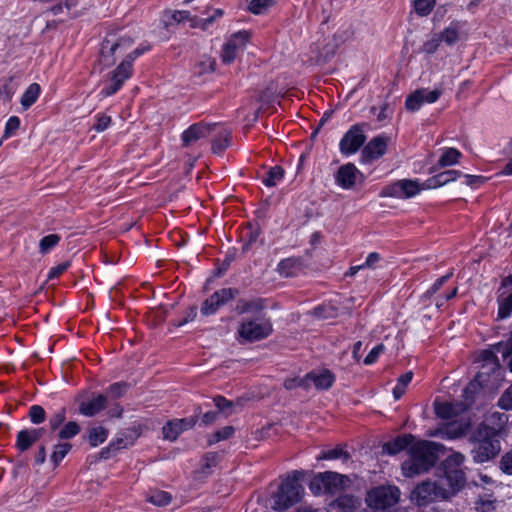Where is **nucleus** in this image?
Masks as SVG:
<instances>
[{
	"label": "nucleus",
	"mask_w": 512,
	"mask_h": 512,
	"mask_svg": "<svg viewBox=\"0 0 512 512\" xmlns=\"http://www.w3.org/2000/svg\"><path fill=\"white\" fill-rule=\"evenodd\" d=\"M141 435V428L139 425H133L121 431L116 439L111 442L110 449L118 451L120 449L129 447L134 444L135 440Z\"/></svg>",
	"instance_id": "obj_19"
},
{
	"label": "nucleus",
	"mask_w": 512,
	"mask_h": 512,
	"mask_svg": "<svg viewBox=\"0 0 512 512\" xmlns=\"http://www.w3.org/2000/svg\"><path fill=\"white\" fill-rule=\"evenodd\" d=\"M442 95L441 89H418L411 93L405 101V107L408 111L415 112L421 108L424 103H434Z\"/></svg>",
	"instance_id": "obj_13"
},
{
	"label": "nucleus",
	"mask_w": 512,
	"mask_h": 512,
	"mask_svg": "<svg viewBox=\"0 0 512 512\" xmlns=\"http://www.w3.org/2000/svg\"><path fill=\"white\" fill-rule=\"evenodd\" d=\"M234 432L235 429L233 426H225L210 436L208 439V444L212 445L219 441L229 439L234 434Z\"/></svg>",
	"instance_id": "obj_41"
},
{
	"label": "nucleus",
	"mask_w": 512,
	"mask_h": 512,
	"mask_svg": "<svg viewBox=\"0 0 512 512\" xmlns=\"http://www.w3.org/2000/svg\"><path fill=\"white\" fill-rule=\"evenodd\" d=\"M385 346L383 344L376 345L369 354L365 357L364 363L366 365L373 364L379 357V355L384 351Z\"/></svg>",
	"instance_id": "obj_59"
},
{
	"label": "nucleus",
	"mask_w": 512,
	"mask_h": 512,
	"mask_svg": "<svg viewBox=\"0 0 512 512\" xmlns=\"http://www.w3.org/2000/svg\"><path fill=\"white\" fill-rule=\"evenodd\" d=\"M182 433L175 419L168 421L162 428V435L165 440L175 441Z\"/></svg>",
	"instance_id": "obj_33"
},
{
	"label": "nucleus",
	"mask_w": 512,
	"mask_h": 512,
	"mask_svg": "<svg viewBox=\"0 0 512 512\" xmlns=\"http://www.w3.org/2000/svg\"><path fill=\"white\" fill-rule=\"evenodd\" d=\"M498 434V430L484 423L472 433L469 441L473 444L471 455L475 463L482 464L499 455L501 443Z\"/></svg>",
	"instance_id": "obj_3"
},
{
	"label": "nucleus",
	"mask_w": 512,
	"mask_h": 512,
	"mask_svg": "<svg viewBox=\"0 0 512 512\" xmlns=\"http://www.w3.org/2000/svg\"><path fill=\"white\" fill-rule=\"evenodd\" d=\"M452 276V272L440 277L435 281V283L426 291L424 294L425 297H431L435 293H437L441 287L450 279Z\"/></svg>",
	"instance_id": "obj_53"
},
{
	"label": "nucleus",
	"mask_w": 512,
	"mask_h": 512,
	"mask_svg": "<svg viewBox=\"0 0 512 512\" xmlns=\"http://www.w3.org/2000/svg\"><path fill=\"white\" fill-rule=\"evenodd\" d=\"M238 291L233 288H223L214 292L201 306V314L209 316L214 314L221 306L234 299Z\"/></svg>",
	"instance_id": "obj_12"
},
{
	"label": "nucleus",
	"mask_w": 512,
	"mask_h": 512,
	"mask_svg": "<svg viewBox=\"0 0 512 512\" xmlns=\"http://www.w3.org/2000/svg\"><path fill=\"white\" fill-rule=\"evenodd\" d=\"M494 351L500 353L504 360L512 354V330L505 341H500L493 345Z\"/></svg>",
	"instance_id": "obj_40"
},
{
	"label": "nucleus",
	"mask_w": 512,
	"mask_h": 512,
	"mask_svg": "<svg viewBox=\"0 0 512 512\" xmlns=\"http://www.w3.org/2000/svg\"><path fill=\"white\" fill-rule=\"evenodd\" d=\"M264 309V301L260 298L250 301L240 300L236 306V311L239 314L244 313H258Z\"/></svg>",
	"instance_id": "obj_29"
},
{
	"label": "nucleus",
	"mask_w": 512,
	"mask_h": 512,
	"mask_svg": "<svg viewBox=\"0 0 512 512\" xmlns=\"http://www.w3.org/2000/svg\"><path fill=\"white\" fill-rule=\"evenodd\" d=\"M442 42V37L438 34H435L431 39L424 42L422 45V52L426 54H433L437 51L440 43Z\"/></svg>",
	"instance_id": "obj_48"
},
{
	"label": "nucleus",
	"mask_w": 512,
	"mask_h": 512,
	"mask_svg": "<svg viewBox=\"0 0 512 512\" xmlns=\"http://www.w3.org/2000/svg\"><path fill=\"white\" fill-rule=\"evenodd\" d=\"M43 434V429H25L17 434L16 447L20 451L29 449Z\"/></svg>",
	"instance_id": "obj_24"
},
{
	"label": "nucleus",
	"mask_w": 512,
	"mask_h": 512,
	"mask_svg": "<svg viewBox=\"0 0 512 512\" xmlns=\"http://www.w3.org/2000/svg\"><path fill=\"white\" fill-rule=\"evenodd\" d=\"M442 449L443 446L436 442H414L408 449V459L401 465L403 475L412 478L428 472L436 464Z\"/></svg>",
	"instance_id": "obj_1"
},
{
	"label": "nucleus",
	"mask_w": 512,
	"mask_h": 512,
	"mask_svg": "<svg viewBox=\"0 0 512 512\" xmlns=\"http://www.w3.org/2000/svg\"><path fill=\"white\" fill-rule=\"evenodd\" d=\"M223 15V11L221 9H215L214 14L206 19H199V27L202 30H206L207 27L214 22V20Z\"/></svg>",
	"instance_id": "obj_63"
},
{
	"label": "nucleus",
	"mask_w": 512,
	"mask_h": 512,
	"mask_svg": "<svg viewBox=\"0 0 512 512\" xmlns=\"http://www.w3.org/2000/svg\"><path fill=\"white\" fill-rule=\"evenodd\" d=\"M501 366L496 367L489 364H482L479 372L476 374L475 379L466 387L465 393L475 389L476 384L481 387H492L501 379Z\"/></svg>",
	"instance_id": "obj_10"
},
{
	"label": "nucleus",
	"mask_w": 512,
	"mask_h": 512,
	"mask_svg": "<svg viewBox=\"0 0 512 512\" xmlns=\"http://www.w3.org/2000/svg\"><path fill=\"white\" fill-rule=\"evenodd\" d=\"M479 361H481L482 364H489L494 367H496V365H500L494 351L490 350L481 351L479 354Z\"/></svg>",
	"instance_id": "obj_55"
},
{
	"label": "nucleus",
	"mask_w": 512,
	"mask_h": 512,
	"mask_svg": "<svg viewBox=\"0 0 512 512\" xmlns=\"http://www.w3.org/2000/svg\"><path fill=\"white\" fill-rule=\"evenodd\" d=\"M41 92L40 85L32 83L28 86L21 97V105L24 109L31 107L38 99Z\"/></svg>",
	"instance_id": "obj_31"
},
{
	"label": "nucleus",
	"mask_w": 512,
	"mask_h": 512,
	"mask_svg": "<svg viewBox=\"0 0 512 512\" xmlns=\"http://www.w3.org/2000/svg\"><path fill=\"white\" fill-rule=\"evenodd\" d=\"M461 152L456 148H446L444 149L442 155L440 156L437 167L444 168L447 166H452L458 163L461 158Z\"/></svg>",
	"instance_id": "obj_30"
},
{
	"label": "nucleus",
	"mask_w": 512,
	"mask_h": 512,
	"mask_svg": "<svg viewBox=\"0 0 512 512\" xmlns=\"http://www.w3.org/2000/svg\"><path fill=\"white\" fill-rule=\"evenodd\" d=\"M476 509L480 512H491L495 509L494 501L491 500H479L476 503Z\"/></svg>",
	"instance_id": "obj_64"
},
{
	"label": "nucleus",
	"mask_w": 512,
	"mask_h": 512,
	"mask_svg": "<svg viewBox=\"0 0 512 512\" xmlns=\"http://www.w3.org/2000/svg\"><path fill=\"white\" fill-rule=\"evenodd\" d=\"M400 490L396 486H379L372 489L366 503L373 512H399Z\"/></svg>",
	"instance_id": "obj_4"
},
{
	"label": "nucleus",
	"mask_w": 512,
	"mask_h": 512,
	"mask_svg": "<svg viewBox=\"0 0 512 512\" xmlns=\"http://www.w3.org/2000/svg\"><path fill=\"white\" fill-rule=\"evenodd\" d=\"M213 402L220 412H226L228 415L231 414L230 410L233 407L232 401L227 400L223 396H216Z\"/></svg>",
	"instance_id": "obj_54"
},
{
	"label": "nucleus",
	"mask_w": 512,
	"mask_h": 512,
	"mask_svg": "<svg viewBox=\"0 0 512 512\" xmlns=\"http://www.w3.org/2000/svg\"><path fill=\"white\" fill-rule=\"evenodd\" d=\"M65 419H66V410H65V408H61L50 417V419H49L50 429L52 431H55L63 424Z\"/></svg>",
	"instance_id": "obj_50"
},
{
	"label": "nucleus",
	"mask_w": 512,
	"mask_h": 512,
	"mask_svg": "<svg viewBox=\"0 0 512 512\" xmlns=\"http://www.w3.org/2000/svg\"><path fill=\"white\" fill-rule=\"evenodd\" d=\"M309 487H310V490L315 495H319V494H323V493L327 494L324 472L323 473H319L318 475H316L311 480Z\"/></svg>",
	"instance_id": "obj_43"
},
{
	"label": "nucleus",
	"mask_w": 512,
	"mask_h": 512,
	"mask_svg": "<svg viewBox=\"0 0 512 512\" xmlns=\"http://www.w3.org/2000/svg\"><path fill=\"white\" fill-rule=\"evenodd\" d=\"M60 241V236L57 234H50L43 237L40 241V252L47 253L50 249L55 247Z\"/></svg>",
	"instance_id": "obj_45"
},
{
	"label": "nucleus",
	"mask_w": 512,
	"mask_h": 512,
	"mask_svg": "<svg viewBox=\"0 0 512 512\" xmlns=\"http://www.w3.org/2000/svg\"><path fill=\"white\" fill-rule=\"evenodd\" d=\"M414 443V436L406 434L396 437L394 440L385 443L382 447L383 453L389 455H396L409 447Z\"/></svg>",
	"instance_id": "obj_21"
},
{
	"label": "nucleus",
	"mask_w": 512,
	"mask_h": 512,
	"mask_svg": "<svg viewBox=\"0 0 512 512\" xmlns=\"http://www.w3.org/2000/svg\"><path fill=\"white\" fill-rule=\"evenodd\" d=\"M132 75L130 60H123L117 68L111 72L109 84L101 91V95L108 97L115 94Z\"/></svg>",
	"instance_id": "obj_11"
},
{
	"label": "nucleus",
	"mask_w": 512,
	"mask_h": 512,
	"mask_svg": "<svg viewBox=\"0 0 512 512\" xmlns=\"http://www.w3.org/2000/svg\"><path fill=\"white\" fill-rule=\"evenodd\" d=\"M500 469L508 475H512V450L501 457Z\"/></svg>",
	"instance_id": "obj_58"
},
{
	"label": "nucleus",
	"mask_w": 512,
	"mask_h": 512,
	"mask_svg": "<svg viewBox=\"0 0 512 512\" xmlns=\"http://www.w3.org/2000/svg\"><path fill=\"white\" fill-rule=\"evenodd\" d=\"M342 458L344 461L350 459V454L347 451H344L341 446H337L336 448L328 451H323L317 457L318 460H332V459H340Z\"/></svg>",
	"instance_id": "obj_38"
},
{
	"label": "nucleus",
	"mask_w": 512,
	"mask_h": 512,
	"mask_svg": "<svg viewBox=\"0 0 512 512\" xmlns=\"http://www.w3.org/2000/svg\"><path fill=\"white\" fill-rule=\"evenodd\" d=\"M284 174L285 171L281 166H273L267 171L266 175L262 179V183L267 187H274L283 179Z\"/></svg>",
	"instance_id": "obj_32"
},
{
	"label": "nucleus",
	"mask_w": 512,
	"mask_h": 512,
	"mask_svg": "<svg viewBox=\"0 0 512 512\" xmlns=\"http://www.w3.org/2000/svg\"><path fill=\"white\" fill-rule=\"evenodd\" d=\"M19 126H20L19 118L16 116L10 117L6 123L3 137L4 138L10 137L15 131H17L19 129Z\"/></svg>",
	"instance_id": "obj_57"
},
{
	"label": "nucleus",
	"mask_w": 512,
	"mask_h": 512,
	"mask_svg": "<svg viewBox=\"0 0 512 512\" xmlns=\"http://www.w3.org/2000/svg\"><path fill=\"white\" fill-rule=\"evenodd\" d=\"M133 44V40L129 37L115 38L114 35L106 37L100 49L99 62L104 67L113 65L116 61V53L126 52Z\"/></svg>",
	"instance_id": "obj_7"
},
{
	"label": "nucleus",
	"mask_w": 512,
	"mask_h": 512,
	"mask_svg": "<svg viewBox=\"0 0 512 512\" xmlns=\"http://www.w3.org/2000/svg\"><path fill=\"white\" fill-rule=\"evenodd\" d=\"M435 0H414V8L419 16H427L431 13Z\"/></svg>",
	"instance_id": "obj_44"
},
{
	"label": "nucleus",
	"mask_w": 512,
	"mask_h": 512,
	"mask_svg": "<svg viewBox=\"0 0 512 512\" xmlns=\"http://www.w3.org/2000/svg\"><path fill=\"white\" fill-rule=\"evenodd\" d=\"M304 268L303 260L300 257L283 259L277 266V271L283 277H294Z\"/></svg>",
	"instance_id": "obj_23"
},
{
	"label": "nucleus",
	"mask_w": 512,
	"mask_h": 512,
	"mask_svg": "<svg viewBox=\"0 0 512 512\" xmlns=\"http://www.w3.org/2000/svg\"><path fill=\"white\" fill-rule=\"evenodd\" d=\"M201 413V408L197 407L195 409V415L182 419H175L178 426L181 428V431L184 432L188 429H191L195 426L198 421V415Z\"/></svg>",
	"instance_id": "obj_47"
},
{
	"label": "nucleus",
	"mask_w": 512,
	"mask_h": 512,
	"mask_svg": "<svg viewBox=\"0 0 512 512\" xmlns=\"http://www.w3.org/2000/svg\"><path fill=\"white\" fill-rule=\"evenodd\" d=\"M250 38L248 31H239L234 33L229 40L223 45L221 52V60L225 64H231L239 51L243 50Z\"/></svg>",
	"instance_id": "obj_9"
},
{
	"label": "nucleus",
	"mask_w": 512,
	"mask_h": 512,
	"mask_svg": "<svg viewBox=\"0 0 512 512\" xmlns=\"http://www.w3.org/2000/svg\"><path fill=\"white\" fill-rule=\"evenodd\" d=\"M442 41L448 45L454 44L458 40V30L454 26L447 27L441 34Z\"/></svg>",
	"instance_id": "obj_52"
},
{
	"label": "nucleus",
	"mask_w": 512,
	"mask_h": 512,
	"mask_svg": "<svg viewBox=\"0 0 512 512\" xmlns=\"http://www.w3.org/2000/svg\"><path fill=\"white\" fill-rule=\"evenodd\" d=\"M363 174L352 163H347L337 171L335 176L336 183L343 189H351L358 179H362Z\"/></svg>",
	"instance_id": "obj_16"
},
{
	"label": "nucleus",
	"mask_w": 512,
	"mask_h": 512,
	"mask_svg": "<svg viewBox=\"0 0 512 512\" xmlns=\"http://www.w3.org/2000/svg\"><path fill=\"white\" fill-rule=\"evenodd\" d=\"M272 332V323L265 317L243 319L238 329L239 336L247 342L260 341L269 337Z\"/></svg>",
	"instance_id": "obj_6"
},
{
	"label": "nucleus",
	"mask_w": 512,
	"mask_h": 512,
	"mask_svg": "<svg viewBox=\"0 0 512 512\" xmlns=\"http://www.w3.org/2000/svg\"><path fill=\"white\" fill-rule=\"evenodd\" d=\"M149 501L157 506H165L170 503L171 496L165 491H157L149 497Z\"/></svg>",
	"instance_id": "obj_51"
},
{
	"label": "nucleus",
	"mask_w": 512,
	"mask_h": 512,
	"mask_svg": "<svg viewBox=\"0 0 512 512\" xmlns=\"http://www.w3.org/2000/svg\"><path fill=\"white\" fill-rule=\"evenodd\" d=\"M45 410L40 405H33L29 409V417L32 423L40 424L45 420Z\"/></svg>",
	"instance_id": "obj_49"
},
{
	"label": "nucleus",
	"mask_w": 512,
	"mask_h": 512,
	"mask_svg": "<svg viewBox=\"0 0 512 512\" xmlns=\"http://www.w3.org/2000/svg\"><path fill=\"white\" fill-rule=\"evenodd\" d=\"M231 134L230 132H224L220 134L212 143V150L216 154L222 153L226 148L230 146Z\"/></svg>",
	"instance_id": "obj_39"
},
{
	"label": "nucleus",
	"mask_w": 512,
	"mask_h": 512,
	"mask_svg": "<svg viewBox=\"0 0 512 512\" xmlns=\"http://www.w3.org/2000/svg\"><path fill=\"white\" fill-rule=\"evenodd\" d=\"M71 448L72 446L69 443H59L55 445L54 451L50 457V460L52 461L55 467L59 465V463L68 454Z\"/></svg>",
	"instance_id": "obj_35"
},
{
	"label": "nucleus",
	"mask_w": 512,
	"mask_h": 512,
	"mask_svg": "<svg viewBox=\"0 0 512 512\" xmlns=\"http://www.w3.org/2000/svg\"><path fill=\"white\" fill-rule=\"evenodd\" d=\"M413 373L406 372L398 378L397 384L393 389V396L395 400H399L405 393L407 385L411 382Z\"/></svg>",
	"instance_id": "obj_34"
},
{
	"label": "nucleus",
	"mask_w": 512,
	"mask_h": 512,
	"mask_svg": "<svg viewBox=\"0 0 512 512\" xmlns=\"http://www.w3.org/2000/svg\"><path fill=\"white\" fill-rule=\"evenodd\" d=\"M305 381L307 383V390L310 389L312 384L317 390H328L335 382V376L328 369L314 370L305 375Z\"/></svg>",
	"instance_id": "obj_17"
},
{
	"label": "nucleus",
	"mask_w": 512,
	"mask_h": 512,
	"mask_svg": "<svg viewBox=\"0 0 512 512\" xmlns=\"http://www.w3.org/2000/svg\"><path fill=\"white\" fill-rule=\"evenodd\" d=\"M498 314L497 319H506L512 314V293L505 295L499 293L497 297Z\"/></svg>",
	"instance_id": "obj_28"
},
{
	"label": "nucleus",
	"mask_w": 512,
	"mask_h": 512,
	"mask_svg": "<svg viewBox=\"0 0 512 512\" xmlns=\"http://www.w3.org/2000/svg\"><path fill=\"white\" fill-rule=\"evenodd\" d=\"M470 427L469 421L448 423L443 430L440 431L441 436L447 439H456L462 437Z\"/></svg>",
	"instance_id": "obj_27"
},
{
	"label": "nucleus",
	"mask_w": 512,
	"mask_h": 512,
	"mask_svg": "<svg viewBox=\"0 0 512 512\" xmlns=\"http://www.w3.org/2000/svg\"><path fill=\"white\" fill-rule=\"evenodd\" d=\"M285 389L293 390L296 387H301L307 390V383L305 381V376L303 378H287L283 383Z\"/></svg>",
	"instance_id": "obj_56"
},
{
	"label": "nucleus",
	"mask_w": 512,
	"mask_h": 512,
	"mask_svg": "<svg viewBox=\"0 0 512 512\" xmlns=\"http://www.w3.org/2000/svg\"><path fill=\"white\" fill-rule=\"evenodd\" d=\"M216 123L206 124V123H197L191 125L188 129H186L182 135V144L184 147H189L196 143L197 141L208 137L212 131L216 127Z\"/></svg>",
	"instance_id": "obj_15"
},
{
	"label": "nucleus",
	"mask_w": 512,
	"mask_h": 512,
	"mask_svg": "<svg viewBox=\"0 0 512 512\" xmlns=\"http://www.w3.org/2000/svg\"><path fill=\"white\" fill-rule=\"evenodd\" d=\"M80 432V426L74 421H70L64 425L59 431L58 438L62 440L71 439Z\"/></svg>",
	"instance_id": "obj_42"
},
{
	"label": "nucleus",
	"mask_w": 512,
	"mask_h": 512,
	"mask_svg": "<svg viewBox=\"0 0 512 512\" xmlns=\"http://www.w3.org/2000/svg\"><path fill=\"white\" fill-rule=\"evenodd\" d=\"M296 474L297 472L294 471L293 476H288L282 482L277 493L273 495V509L282 511L300 501L303 487Z\"/></svg>",
	"instance_id": "obj_5"
},
{
	"label": "nucleus",
	"mask_w": 512,
	"mask_h": 512,
	"mask_svg": "<svg viewBox=\"0 0 512 512\" xmlns=\"http://www.w3.org/2000/svg\"><path fill=\"white\" fill-rule=\"evenodd\" d=\"M438 496V488L435 482L423 481L412 491L411 498L417 505H425L434 501Z\"/></svg>",
	"instance_id": "obj_18"
},
{
	"label": "nucleus",
	"mask_w": 512,
	"mask_h": 512,
	"mask_svg": "<svg viewBox=\"0 0 512 512\" xmlns=\"http://www.w3.org/2000/svg\"><path fill=\"white\" fill-rule=\"evenodd\" d=\"M366 128L367 123H357L343 135L339 143V150L343 155L355 154L364 145L367 138Z\"/></svg>",
	"instance_id": "obj_8"
},
{
	"label": "nucleus",
	"mask_w": 512,
	"mask_h": 512,
	"mask_svg": "<svg viewBox=\"0 0 512 512\" xmlns=\"http://www.w3.org/2000/svg\"><path fill=\"white\" fill-rule=\"evenodd\" d=\"M185 20L191 22V27H199V18L190 15L189 11L181 10V11H166L164 14V23L166 27L173 25L174 23H181Z\"/></svg>",
	"instance_id": "obj_26"
},
{
	"label": "nucleus",
	"mask_w": 512,
	"mask_h": 512,
	"mask_svg": "<svg viewBox=\"0 0 512 512\" xmlns=\"http://www.w3.org/2000/svg\"><path fill=\"white\" fill-rule=\"evenodd\" d=\"M69 266H70V262L67 261V262L58 264L55 267H52L49 270L48 279L51 280V279L59 277L64 271H66L68 269Z\"/></svg>",
	"instance_id": "obj_62"
},
{
	"label": "nucleus",
	"mask_w": 512,
	"mask_h": 512,
	"mask_svg": "<svg viewBox=\"0 0 512 512\" xmlns=\"http://www.w3.org/2000/svg\"><path fill=\"white\" fill-rule=\"evenodd\" d=\"M388 145V137L379 135L372 138L362 149L361 158L363 162H371L382 157Z\"/></svg>",
	"instance_id": "obj_14"
},
{
	"label": "nucleus",
	"mask_w": 512,
	"mask_h": 512,
	"mask_svg": "<svg viewBox=\"0 0 512 512\" xmlns=\"http://www.w3.org/2000/svg\"><path fill=\"white\" fill-rule=\"evenodd\" d=\"M128 387L125 382L114 383L107 388V395L113 399H118L126 393Z\"/></svg>",
	"instance_id": "obj_46"
},
{
	"label": "nucleus",
	"mask_w": 512,
	"mask_h": 512,
	"mask_svg": "<svg viewBox=\"0 0 512 512\" xmlns=\"http://www.w3.org/2000/svg\"><path fill=\"white\" fill-rule=\"evenodd\" d=\"M460 176L461 172L458 170H447L427 179L423 187L416 180L403 179L385 187L381 191L380 196L401 199L411 198L417 195L423 188L434 189L441 187L451 181H455Z\"/></svg>",
	"instance_id": "obj_2"
},
{
	"label": "nucleus",
	"mask_w": 512,
	"mask_h": 512,
	"mask_svg": "<svg viewBox=\"0 0 512 512\" xmlns=\"http://www.w3.org/2000/svg\"><path fill=\"white\" fill-rule=\"evenodd\" d=\"M108 436V432L101 426L93 427L89 432V443L91 446L96 447L103 443Z\"/></svg>",
	"instance_id": "obj_36"
},
{
	"label": "nucleus",
	"mask_w": 512,
	"mask_h": 512,
	"mask_svg": "<svg viewBox=\"0 0 512 512\" xmlns=\"http://www.w3.org/2000/svg\"><path fill=\"white\" fill-rule=\"evenodd\" d=\"M274 4V0H251L248 6V10L255 15H261L264 14Z\"/></svg>",
	"instance_id": "obj_37"
},
{
	"label": "nucleus",
	"mask_w": 512,
	"mask_h": 512,
	"mask_svg": "<svg viewBox=\"0 0 512 512\" xmlns=\"http://www.w3.org/2000/svg\"><path fill=\"white\" fill-rule=\"evenodd\" d=\"M107 396L99 394L90 401H83L79 405V412L85 416L92 417L105 408Z\"/></svg>",
	"instance_id": "obj_25"
},
{
	"label": "nucleus",
	"mask_w": 512,
	"mask_h": 512,
	"mask_svg": "<svg viewBox=\"0 0 512 512\" xmlns=\"http://www.w3.org/2000/svg\"><path fill=\"white\" fill-rule=\"evenodd\" d=\"M435 406V413L438 417L442 419H451L462 412H464L467 409V405L459 402V403H449V402H443V403H434Z\"/></svg>",
	"instance_id": "obj_22"
},
{
	"label": "nucleus",
	"mask_w": 512,
	"mask_h": 512,
	"mask_svg": "<svg viewBox=\"0 0 512 512\" xmlns=\"http://www.w3.org/2000/svg\"><path fill=\"white\" fill-rule=\"evenodd\" d=\"M111 123V118L108 115L105 114H98L97 115V123L94 125V129L97 132H103L108 128V126Z\"/></svg>",
	"instance_id": "obj_60"
},
{
	"label": "nucleus",
	"mask_w": 512,
	"mask_h": 512,
	"mask_svg": "<svg viewBox=\"0 0 512 512\" xmlns=\"http://www.w3.org/2000/svg\"><path fill=\"white\" fill-rule=\"evenodd\" d=\"M499 405L505 410L512 409V385L500 397Z\"/></svg>",
	"instance_id": "obj_61"
},
{
	"label": "nucleus",
	"mask_w": 512,
	"mask_h": 512,
	"mask_svg": "<svg viewBox=\"0 0 512 512\" xmlns=\"http://www.w3.org/2000/svg\"><path fill=\"white\" fill-rule=\"evenodd\" d=\"M325 482H326V491L327 494H336L340 491L346 489L351 481L348 476L339 474L337 472L326 471L324 472Z\"/></svg>",
	"instance_id": "obj_20"
}]
</instances>
